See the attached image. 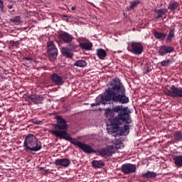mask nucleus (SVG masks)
Segmentation results:
<instances>
[{
	"mask_svg": "<svg viewBox=\"0 0 182 182\" xmlns=\"http://www.w3.org/2000/svg\"><path fill=\"white\" fill-rule=\"evenodd\" d=\"M104 95H99L95 99V103L91 104V107L106 105V102H114L126 105L129 103V97L126 96V89L120 82V79L114 78L109 82Z\"/></svg>",
	"mask_w": 182,
	"mask_h": 182,
	"instance_id": "obj_1",
	"label": "nucleus"
},
{
	"mask_svg": "<svg viewBox=\"0 0 182 182\" xmlns=\"http://www.w3.org/2000/svg\"><path fill=\"white\" fill-rule=\"evenodd\" d=\"M57 124H54V127L56 129L55 130L50 131L52 134L55 136L56 137H60V139H63L64 140H67L70 141L74 146H77L81 150H83L85 153L87 154H92V153H96L90 145H87L85 143L80 142L77 141L76 139L70 136V134L68 133V124L66 123V120L62 117V116L56 117Z\"/></svg>",
	"mask_w": 182,
	"mask_h": 182,
	"instance_id": "obj_2",
	"label": "nucleus"
},
{
	"mask_svg": "<svg viewBox=\"0 0 182 182\" xmlns=\"http://www.w3.org/2000/svg\"><path fill=\"white\" fill-rule=\"evenodd\" d=\"M127 109H129V107H124L123 105H118L112 109H105V116L106 117H109V116H111L113 113H118L117 116H116L113 120L108 119L109 122H107V119L106 120L107 126H112V124L120 126L123 124V122L131 123L132 118L130 117V111Z\"/></svg>",
	"mask_w": 182,
	"mask_h": 182,
	"instance_id": "obj_3",
	"label": "nucleus"
},
{
	"mask_svg": "<svg viewBox=\"0 0 182 182\" xmlns=\"http://www.w3.org/2000/svg\"><path fill=\"white\" fill-rule=\"evenodd\" d=\"M127 50L133 55H141L143 53V45L139 42H129L128 43Z\"/></svg>",
	"mask_w": 182,
	"mask_h": 182,
	"instance_id": "obj_4",
	"label": "nucleus"
},
{
	"mask_svg": "<svg viewBox=\"0 0 182 182\" xmlns=\"http://www.w3.org/2000/svg\"><path fill=\"white\" fill-rule=\"evenodd\" d=\"M164 95L170 97H182V87H177L176 85H172L171 90H164Z\"/></svg>",
	"mask_w": 182,
	"mask_h": 182,
	"instance_id": "obj_5",
	"label": "nucleus"
},
{
	"mask_svg": "<svg viewBox=\"0 0 182 182\" xmlns=\"http://www.w3.org/2000/svg\"><path fill=\"white\" fill-rule=\"evenodd\" d=\"M47 53L50 60H55L58 58V48L53 41L47 43Z\"/></svg>",
	"mask_w": 182,
	"mask_h": 182,
	"instance_id": "obj_6",
	"label": "nucleus"
},
{
	"mask_svg": "<svg viewBox=\"0 0 182 182\" xmlns=\"http://www.w3.org/2000/svg\"><path fill=\"white\" fill-rule=\"evenodd\" d=\"M137 168L136 165L133 164H124L121 166V171L123 174H133V173H136Z\"/></svg>",
	"mask_w": 182,
	"mask_h": 182,
	"instance_id": "obj_7",
	"label": "nucleus"
},
{
	"mask_svg": "<svg viewBox=\"0 0 182 182\" xmlns=\"http://www.w3.org/2000/svg\"><path fill=\"white\" fill-rule=\"evenodd\" d=\"M37 139L38 138H36L35 135L31 134H28L26 136L23 142V147H25V150H31V146L36 142Z\"/></svg>",
	"mask_w": 182,
	"mask_h": 182,
	"instance_id": "obj_8",
	"label": "nucleus"
},
{
	"mask_svg": "<svg viewBox=\"0 0 182 182\" xmlns=\"http://www.w3.org/2000/svg\"><path fill=\"white\" fill-rule=\"evenodd\" d=\"M114 146H108L106 148L101 149L99 151L102 157H112L114 154Z\"/></svg>",
	"mask_w": 182,
	"mask_h": 182,
	"instance_id": "obj_9",
	"label": "nucleus"
},
{
	"mask_svg": "<svg viewBox=\"0 0 182 182\" xmlns=\"http://www.w3.org/2000/svg\"><path fill=\"white\" fill-rule=\"evenodd\" d=\"M50 79L52 83H54V85H56L57 86H62V85L65 83V82L63 81V77L58 73H53L50 76Z\"/></svg>",
	"mask_w": 182,
	"mask_h": 182,
	"instance_id": "obj_10",
	"label": "nucleus"
},
{
	"mask_svg": "<svg viewBox=\"0 0 182 182\" xmlns=\"http://www.w3.org/2000/svg\"><path fill=\"white\" fill-rule=\"evenodd\" d=\"M174 50V48L168 46H162L159 47L158 53L159 56H166L168 53H171Z\"/></svg>",
	"mask_w": 182,
	"mask_h": 182,
	"instance_id": "obj_11",
	"label": "nucleus"
},
{
	"mask_svg": "<svg viewBox=\"0 0 182 182\" xmlns=\"http://www.w3.org/2000/svg\"><path fill=\"white\" fill-rule=\"evenodd\" d=\"M59 36L60 39L64 42V43H70L75 38L71 34H69V33L63 31L59 34Z\"/></svg>",
	"mask_w": 182,
	"mask_h": 182,
	"instance_id": "obj_12",
	"label": "nucleus"
},
{
	"mask_svg": "<svg viewBox=\"0 0 182 182\" xmlns=\"http://www.w3.org/2000/svg\"><path fill=\"white\" fill-rule=\"evenodd\" d=\"M54 164H55V166H58L59 167H69L70 165V160L66 158L58 159H55Z\"/></svg>",
	"mask_w": 182,
	"mask_h": 182,
	"instance_id": "obj_13",
	"label": "nucleus"
},
{
	"mask_svg": "<svg viewBox=\"0 0 182 182\" xmlns=\"http://www.w3.org/2000/svg\"><path fill=\"white\" fill-rule=\"evenodd\" d=\"M29 99L35 105H42V103H43V100H45V98H43L42 95H31L29 97Z\"/></svg>",
	"mask_w": 182,
	"mask_h": 182,
	"instance_id": "obj_14",
	"label": "nucleus"
},
{
	"mask_svg": "<svg viewBox=\"0 0 182 182\" xmlns=\"http://www.w3.org/2000/svg\"><path fill=\"white\" fill-rule=\"evenodd\" d=\"M73 50H72L69 48H61V53L63 56H65V58H68V59H72L73 58Z\"/></svg>",
	"mask_w": 182,
	"mask_h": 182,
	"instance_id": "obj_15",
	"label": "nucleus"
},
{
	"mask_svg": "<svg viewBox=\"0 0 182 182\" xmlns=\"http://www.w3.org/2000/svg\"><path fill=\"white\" fill-rule=\"evenodd\" d=\"M42 149V142L37 139L36 142L30 147V151H40Z\"/></svg>",
	"mask_w": 182,
	"mask_h": 182,
	"instance_id": "obj_16",
	"label": "nucleus"
},
{
	"mask_svg": "<svg viewBox=\"0 0 182 182\" xmlns=\"http://www.w3.org/2000/svg\"><path fill=\"white\" fill-rule=\"evenodd\" d=\"M79 47L82 49V50H92V48H93V44L92 42L88 41L83 43H80Z\"/></svg>",
	"mask_w": 182,
	"mask_h": 182,
	"instance_id": "obj_17",
	"label": "nucleus"
},
{
	"mask_svg": "<svg viewBox=\"0 0 182 182\" xmlns=\"http://www.w3.org/2000/svg\"><path fill=\"white\" fill-rule=\"evenodd\" d=\"M152 33L154 38L156 39H159V41H164L166 39V36H167V35H166L164 33H160L156 30H154Z\"/></svg>",
	"mask_w": 182,
	"mask_h": 182,
	"instance_id": "obj_18",
	"label": "nucleus"
},
{
	"mask_svg": "<svg viewBox=\"0 0 182 182\" xmlns=\"http://www.w3.org/2000/svg\"><path fill=\"white\" fill-rule=\"evenodd\" d=\"M123 123H126V124L122 129L121 133L124 136H127L129 134V132H130V124H132V119L129 123H127L126 122H123Z\"/></svg>",
	"mask_w": 182,
	"mask_h": 182,
	"instance_id": "obj_19",
	"label": "nucleus"
},
{
	"mask_svg": "<svg viewBox=\"0 0 182 182\" xmlns=\"http://www.w3.org/2000/svg\"><path fill=\"white\" fill-rule=\"evenodd\" d=\"M156 173L150 171L141 174V177H142V178H154V177H156Z\"/></svg>",
	"mask_w": 182,
	"mask_h": 182,
	"instance_id": "obj_20",
	"label": "nucleus"
},
{
	"mask_svg": "<svg viewBox=\"0 0 182 182\" xmlns=\"http://www.w3.org/2000/svg\"><path fill=\"white\" fill-rule=\"evenodd\" d=\"M155 12L158 14V16H156V19H160V18H163V16L166 15L168 12L167 9H159L158 10H155Z\"/></svg>",
	"mask_w": 182,
	"mask_h": 182,
	"instance_id": "obj_21",
	"label": "nucleus"
},
{
	"mask_svg": "<svg viewBox=\"0 0 182 182\" xmlns=\"http://www.w3.org/2000/svg\"><path fill=\"white\" fill-rule=\"evenodd\" d=\"M174 161V164L177 166V167H182V155L175 156L173 158Z\"/></svg>",
	"mask_w": 182,
	"mask_h": 182,
	"instance_id": "obj_22",
	"label": "nucleus"
},
{
	"mask_svg": "<svg viewBox=\"0 0 182 182\" xmlns=\"http://www.w3.org/2000/svg\"><path fill=\"white\" fill-rule=\"evenodd\" d=\"M97 56L100 59H105L106 56H107V53H106V50H103V48H98L97 49Z\"/></svg>",
	"mask_w": 182,
	"mask_h": 182,
	"instance_id": "obj_23",
	"label": "nucleus"
},
{
	"mask_svg": "<svg viewBox=\"0 0 182 182\" xmlns=\"http://www.w3.org/2000/svg\"><path fill=\"white\" fill-rule=\"evenodd\" d=\"M139 4H140V1L139 0L131 1L129 6L126 7L127 11H132L134 9V8H136Z\"/></svg>",
	"mask_w": 182,
	"mask_h": 182,
	"instance_id": "obj_24",
	"label": "nucleus"
},
{
	"mask_svg": "<svg viewBox=\"0 0 182 182\" xmlns=\"http://www.w3.org/2000/svg\"><path fill=\"white\" fill-rule=\"evenodd\" d=\"M92 166L94 168H102V167H104L105 163L102 161H92Z\"/></svg>",
	"mask_w": 182,
	"mask_h": 182,
	"instance_id": "obj_25",
	"label": "nucleus"
},
{
	"mask_svg": "<svg viewBox=\"0 0 182 182\" xmlns=\"http://www.w3.org/2000/svg\"><path fill=\"white\" fill-rule=\"evenodd\" d=\"M87 65V63L84 60H78L74 63V66H77V68H85Z\"/></svg>",
	"mask_w": 182,
	"mask_h": 182,
	"instance_id": "obj_26",
	"label": "nucleus"
},
{
	"mask_svg": "<svg viewBox=\"0 0 182 182\" xmlns=\"http://www.w3.org/2000/svg\"><path fill=\"white\" fill-rule=\"evenodd\" d=\"M173 139L175 141H182V132L177 131L173 133Z\"/></svg>",
	"mask_w": 182,
	"mask_h": 182,
	"instance_id": "obj_27",
	"label": "nucleus"
},
{
	"mask_svg": "<svg viewBox=\"0 0 182 182\" xmlns=\"http://www.w3.org/2000/svg\"><path fill=\"white\" fill-rule=\"evenodd\" d=\"M178 8V3L176 1H171L169 3L168 9H170L171 11H176Z\"/></svg>",
	"mask_w": 182,
	"mask_h": 182,
	"instance_id": "obj_28",
	"label": "nucleus"
},
{
	"mask_svg": "<svg viewBox=\"0 0 182 182\" xmlns=\"http://www.w3.org/2000/svg\"><path fill=\"white\" fill-rule=\"evenodd\" d=\"M173 36H174V28H171L166 38V42H171Z\"/></svg>",
	"mask_w": 182,
	"mask_h": 182,
	"instance_id": "obj_29",
	"label": "nucleus"
},
{
	"mask_svg": "<svg viewBox=\"0 0 182 182\" xmlns=\"http://www.w3.org/2000/svg\"><path fill=\"white\" fill-rule=\"evenodd\" d=\"M68 48L73 50V52H74L75 49L80 48L79 45H77L75 41H71L70 43H68Z\"/></svg>",
	"mask_w": 182,
	"mask_h": 182,
	"instance_id": "obj_30",
	"label": "nucleus"
},
{
	"mask_svg": "<svg viewBox=\"0 0 182 182\" xmlns=\"http://www.w3.org/2000/svg\"><path fill=\"white\" fill-rule=\"evenodd\" d=\"M173 62H174V60L168 59V60H163L159 63L161 66H168L169 65H171Z\"/></svg>",
	"mask_w": 182,
	"mask_h": 182,
	"instance_id": "obj_31",
	"label": "nucleus"
},
{
	"mask_svg": "<svg viewBox=\"0 0 182 182\" xmlns=\"http://www.w3.org/2000/svg\"><path fill=\"white\" fill-rule=\"evenodd\" d=\"M124 147V144L120 141H116L115 142V148L118 150H120V149H123Z\"/></svg>",
	"mask_w": 182,
	"mask_h": 182,
	"instance_id": "obj_32",
	"label": "nucleus"
},
{
	"mask_svg": "<svg viewBox=\"0 0 182 182\" xmlns=\"http://www.w3.org/2000/svg\"><path fill=\"white\" fill-rule=\"evenodd\" d=\"M11 21L14 22V23H19V22H21V16H17L13 17L11 18Z\"/></svg>",
	"mask_w": 182,
	"mask_h": 182,
	"instance_id": "obj_33",
	"label": "nucleus"
},
{
	"mask_svg": "<svg viewBox=\"0 0 182 182\" xmlns=\"http://www.w3.org/2000/svg\"><path fill=\"white\" fill-rule=\"evenodd\" d=\"M86 41H87L86 38H83V37H80L77 38V42H78L79 45H80V43H86Z\"/></svg>",
	"mask_w": 182,
	"mask_h": 182,
	"instance_id": "obj_34",
	"label": "nucleus"
},
{
	"mask_svg": "<svg viewBox=\"0 0 182 182\" xmlns=\"http://www.w3.org/2000/svg\"><path fill=\"white\" fill-rule=\"evenodd\" d=\"M0 11L2 13L5 12L4 9V1H2V0H0Z\"/></svg>",
	"mask_w": 182,
	"mask_h": 182,
	"instance_id": "obj_35",
	"label": "nucleus"
},
{
	"mask_svg": "<svg viewBox=\"0 0 182 182\" xmlns=\"http://www.w3.org/2000/svg\"><path fill=\"white\" fill-rule=\"evenodd\" d=\"M24 60H32V58H31V57L25 58Z\"/></svg>",
	"mask_w": 182,
	"mask_h": 182,
	"instance_id": "obj_36",
	"label": "nucleus"
},
{
	"mask_svg": "<svg viewBox=\"0 0 182 182\" xmlns=\"http://www.w3.org/2000/svg\"><path fill=\"white\" fill-rule=\"evenodd\" d=\"M8 8H9V9H12V8H14V6L12 5H8Z\"/></svg>",
	"mask_w": 182,
	"mask_h": 182,
	"instance_id": "obj_37",
	"label": "nucleus"
},
{
	"mask_svg": "<svg viewBox=\"0 0 182 182\" xmlns=\"http://www.w3.org/2000/svg\"><path fill=\"white\" fill-rule=\"evenodd\" d=\"M75 9H76V6H72L71 7V11H75Z\"/></svg>",
	"mask_w": 182,
	"mask_h": 182,
	"instance_id": "obj_38",
	"label": "nucleus"
},
{
	"mask_svg": "<svg viewBox=\"0 0 182 182\" xmlns=\"http://www.w3.org/2000/svg\"><path fill=\"white\" fill-rule=\"evenodd\" d=\"M64 18H67L68 19H69L70 17H69L68 16H63Z\"/></svg>",
	"mask_w": 182,
	"mask_h": 182,
	"instance_id": "obj_39",
	"label": "nucleus"
},
{
	"mask_svg": "<svg viewBox=\"0 0 182 182\" xmlns=\"http://www.w3.org/2000/svg\"><path fill=\"white\" fill-rule=\"evenodd\" d=\"M35 124H38V122H34Z\"/></svg>",
	"mask_w": 182,
	"mask_h": 182,
	"instance_id": "obj_40",
	"label": "nucleus"
}]
</instances>
